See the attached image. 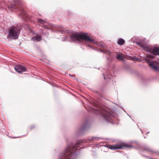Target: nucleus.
<instances>
[{
	"label": "nucleus",
	"mask_w": 159,
	"mask_h": 159,
	"mask_svg": "<svg viewBox=\"0 0 159 159\" xmlns=\"http://www.w3.org/2000/svg\"><path fill=\"white\" fill-rule=\"evenodd\" d=\"M99 139L100 138L99 137H93L91 138L90 139H89V140L90 141H98Z\"/></svg>",
	"instance_id": "12"
},
{
	"label": "nucleus",
	"mask_w": 159,
	"mask_h": 159,
	"mask_svg": "<svg viewBox=\"0 0 159 159\" xmlns=\"http://www.w3.org/2000/svg\"><path fill=\"white\" fill-rule=\"evenodd\" d=\"M125 43V41L122 39H120L118 40L117 43L120 45H122Z\"/></svg>",
	"instance_id": "11"
},
{
	"label": "nucleus",
	"mask_w": 159,
	"mask_h": 159,
	"mask_svg": "<svg viewBox=\"0 0 159 159\" xmlns=\"http://www.w3.org/2000/svg\"><path fill=\"white\" fill-rule=\"evenodd\" d=\"M138 45L146 52H149L155 55H159V47H152L149 46H146L141 43Z\"/></svg>",
	"instance_id": "3"
},
{
	"label": "nucleus",
	"mask_w": 159,
	"mask_h": 159,
	"mask_svg": "<svg viewBox=\"0 0 159 159\" xmlns=\"http://www.w3.org/2000/svg\"><path fill=\"white\" fill-rule=\"evenodd\" d=\"M18 1H14V2L15 3V5H14L11 6V7L12 8H16L18 9L21 12V14L22 16H25V12L24 11L22 5L20 4L18 2Z\"/></svg>",
	"instance_id": "7"
},
{
	"label": "nucleus",
	"mask_w": 159,
	"mask_h": 159,
	"mask_svg": "<svg viewBox=\"0 0 159 159\" xmlns=\"http://www.w3.org/2000/svg\"><path fill=\"white\" fill-rule=\"evenodd\" d=\"M71 38L77 41H84L87 42H92L94 41L93 39L90 38L85 33L73 34L71 36Z\"/></svg>",
	"instance_id": "2"
},
{
	"label": "nucleus",
	"mask_w": 159,
	"mask_h": 159,
	"mask_svg": "<svg viewBox=\"0 0 159 159\" xmlns=\"http://www.w3.org/2000/svg\"><path fill=\"white\" fill-rule=\"evenodd\" d=\"M99 113L102 114L106 120L110 121L111 120V114L105 110H101L100 111Z\"/></svg>",
	"instance_id": "8"
},
{
	"label": "nucleus",
	"mask_w": 159,
	"mask_h": 159,
	"mask_svg": "<svg viewBox=\"0 0 159 159\" xmlns=\"http://www.w3.org/2000/svg\"><path fill=\"white\" fill-rule=\"evenodd\" d=\"M38 21L41 23H42V24H44V21L43 20H42L41 19H39V20H38Z\"/></svg>",
	"instance_id": "15"
},
{
	"label": "nucleus",
	"mask_w": 159,
	"mask_h": 159,
	"mask_svg": "<svg viewBox=\"0 0 159 159\" xmlns=\"http://www.w3.org/2000/svg\"><path fill=\"white\" fill-rule=\"evenodd\" d=\"M116 58L117 59L120 60H123L122 57L119 54H118L116 55Z\"/></svg>",
	"instance_id": "13"
},
{
	"label": "nucleus",
	"mask_w": 159,
	"mask_h": 159,
	"mask_svg": "<svg viewBox=\"0 0 159 159\" xmlns=\"http://www.w3.org/2000/svg\"><path fill=\"white\" fill-rule=\"evenodd\" d=\"M15 70L18 73H21L26 71V68L21 65H18L15 67Z\"/></svg>",
	"instance_id": "9"
},
{
	"label": "nucleus",
	"mask_w": 159,
	"mask_h": 159,
	"mask_svg": "<svg viewBox=\"0 0 159 159\" xmlns=\"http://www.w3.org/2000/svg\"><path fill=\"white\" fill-rule=\"evenodd\" d=\"M124 147L130 148L132 147V146L130 145H129L128 144L125 143L122 144H117L115 145H108L107 146V147L109 148L114 150L122 149Z\"/></svg>",
	"instance_id": "6"
},
{
	"label": "nucleus",
	"mask_w": 159,
	"mask_h": 159,
	"mask_svg": "<svg viewBox=\"0 0 159 159\" xmlns=\"http://www.w3.org/2000/svg\"><path fill=\"white\" fill-rule=\"evenodd\" d=\"M86 128V127L85 126L84 127H83L82 129V130H83L84 129Z\"/></svg>",
	"instance_id": "17"
},
{
	"label": "nucleus",
	"mask_w": 159,
	"mask_h": 159,
	"mask_svg": "<svg viewBox=\"0 0 159 159\" xmlns=\"http://www.w3.org/2000/svg\"><path fill=\"white\" fill-rule=\"evenodd\" d=\"M104 52H105L106 54H108L109 53V51L108 50H106V51H105Z\"/></svg>",
	"instance_id": "16"
},
{
	"label": "nucleus",
	"mask_w": 159,
	"mask_h": 159,
	"mask_svg": "<svg viewBox=\"0 0 159 159\" xmlns=\"http://www.w3.org/2000/svg\"><path fill=\"white\" fill-rule=\"evenodd\" d=\"M41 39L42 37L41 36L38 35L32 37V40L34 41H39L41 40Z\"/></svg>",
	"instance_id": "10"
},
{
	"label": "nucleus",
	"mask_w": 159,
	"mask_h": 159,
	"mask_svg": "<svg viewBox=\"0 0 159 159\" xmlns=\"http://www.w3.org/2000/svg\"><path fill=\"white\" fill-rule=\"evenodd\" d=\"M19 30L20 28L18 27H13L10 30L7 38H11L13 39H17L19 34Z\"/></svg>",
	"instance_id": "5"
},
{
	"label": "nucleus",
	"mask_w": 159,
	"mask_h": 159,
	"mask_svg": "<svg viewBox=\"0 0 159 159\" xmlns=\"http://www.w3.org/2000/svg\"><path fill=\"white\" fill-rule=\"evenodd\" d=\"M35 127L34 125H31L30 126L29 129H30L32 130V129H34V128Z\"/></svg>",
	"instance_id": "14"
},
{
	"label": "nucleus",
	"mask_w": 159,
	"mask_h": 159,
	"mask_svg": "<svg viewBox=\"0 0 159 159\" xmlns=\"http://www.w3.org/2000/svg\"><path fill=\"white\" fill-rule=\"evenodd\" d=\"M153 57L154 56L151 55H148L146 57V60L151 68L155 70H159V67L158 63L155 61H150Z\"/></svg>",
	"instance_id": "4"
},
{
	"label": "nucleus",
	"mask_w": 159,
	"mask_h": 159,
	"mask_svg": "<svg viewBox=\"0 0 159 159\" xmlns=\"http://www.w3.org/2000/svg\"><path fill=\"white\" fill-rule=\"evenodd\" d=\"M83 142L82 140H79L76 143L75 145H73L72 144L68 146L66 149L63 154H61L59 157L58 159H68L70 156L76 152L78 149L77 147L80 146L79 145Z\"/></svg>",
	"instance_id": "1"
}]
</instances>
